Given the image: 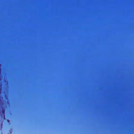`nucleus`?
<instances>
[{
	"instance_id": "nucleus-1",
	"label": "nucleus",
	"mask_w": 134,
	"mask_h": 134,
	"mask_svg": "<svg viewBox=\"0 0 134 134\" xmlns=\"http://www.w3.org/2000/svg\"><path fill=\"white\" fill-rule=\"evenodd\" d=\"M2 113L3 114H4V115L5 113V110L4 109H3V108L2 109Z\"/></svg>"
}]
</instances>
